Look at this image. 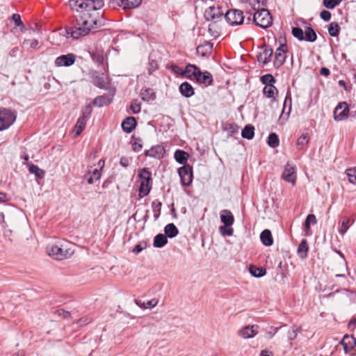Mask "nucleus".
I'll use <instances>...</instances> for the list:
<instances>
[{
	"mask_svg": "<svg viewBox=\"0 0 356 356\" xmlns=\"http://www.w3.org/2000/svg\"><path fill=\"white\" fill-rule=\"evenodd\" d=\"M104 5L103 0H71L70 6L78 15L76 17V25L66 29V34L78 39L87 35L92 29L102 26V15L98 10Z\"/></svg>",
	"mask_w": 356,
	"mask_h": 356,
	"instance_id": "f257e3e1",
	"label": "nucleus"
},
{
	"mask_svg": "<svg viewBox=\"0 0 356 356\" xmlns=\"http://www.w3.org/2000/svg\"><path fill=\"white\" fill-rule=\"evenodd\" d=\"M47 251L50 257L56 260L68 259L74 252L73 245L67 241H60L49 245Z\"/></svg>",
	"mask_w": 356,
	"mask_h": 356,
	"instance_id": "f03ea898",
	"label": "nucleus"
},
{
	"mask_svg": "<svg viewBox=\"0 0 356 356\" xmlns=\"http://www.w3.org/2000/svg\"><path fill=\"white\" fill-rule=\"evenodd\" d=\"M138 176L140 179L139 195L143 197L149 193L152 188V173L147 168H143L140 170Z\"/></svg>",
	"mask_w": 356,
	"mask_h": 356,
	"instance_id": "7ed1b4c3",
	"label": "nucleus"
},
{
	"mask_svg": "<svg viewBox=\"0 0 356 356\" xmlns=\"http://www.w3.org/2000/svg\"><path fill=\"white\" fill-rule=\"evenodd\" d=\"M291 33L293 37L300 41L306 40L309 42H314L317 39V35L311 26L307 27L305 32L301 28L293 27Z\"/></svg>",
	"mask_w": 356,
	"mask_h": 356,
	"instance_id": "20e7f679",
	"label": "nucleus"
},
{
	"mask_svg": "<svg viewBox=\"0 0 356 356\" xmlns=\"http://www.w3.org/2000/svg\"><path fill=\"white\" fill-rule=\"evenodd\" d=\"M16 120V113L8 108H0V131L9 128Z\"/></svg>",
	"mask_w": 356,
	"mask_h": 356,
	"instance_id": "39448f33",
	"label": "nucleus"
},
{
	"mask_svg": "<svg viewBox=\"0 0 356 356\" xmlns=\"http://www.w3.org/2000/svg\"><path fill=\"white\" fill-rule=\"evenodd\" d=\"M350 108L346 102H339L334 110L333 118L335 121L339 122L348 118Z\"/></svg>",
	"mask_w": 356,
	"mask_h": 356,
	"instance_id": "423d86ee",
	"label": "nucleus"
},
{
	"mask_svg": "<svg viewBox=\"0 0 356 356\" xmlns=\"http://www.w3.org/2000/svg\"><path fill=\"white\" fill-rule=\"evenodd\" d=\"M225 18L232 26L241 24L244 20L243 12L236 9L228 10L225 15Z\"/></svg>",
	"mask_w": 356,
	"mask_h": 356,
	"instance_id": "0eeeda50",
	"label": "nucleus"
},
{
	"mask_svg": "<svg viewBox=\"0 0 356 356\" xmlns=\"http://www.w3.org/2000/svg\"><path fill=\"white\" fill-rule=\"evenodd\" d=\"M288 51V47L286 43L280 44L277 48L275 54L274 66L276 68L282 66L286 60V54Z\"/></svg>",
	"mask_w": 356,
	"mask_h": 356,
	"instance_id": "6e6552de",
	"label": "nucleus"
},
{
	"mask_svg": "<svg viewBox=\"0 0 356 356\" xmlns=\"http://www.w3.org/2000/svg\"><path fill=\"white\" fill-rule=\"evenodd\" d=\"M178 173L183 186H189L193 181V170L189 165H186L178 170Z\"/></svg>",
	"mask_w": 356,
	"mask_h": 356,
	"instance_id": "1a4fd4ad",
	"label": "nucleus"
},
{
	"mask_svg": "<svg viewBox=\"0 0 356 356\" xmlns=\"http://www.w3.org/2000/svg\"><path fill=\"white\" fill-rule=\"evenodd\" d=\"M76 60V56L73 54H68L57 57L54 64L56 67H69L72 65Z\"/></svg>",
	"mask_w": 356,
	"mask_h": 356,
	"instance_id": "9d476101",
	"label": "nucleus"
},
{
	"mask_svg": "<svg viewBox=\"0 0 356 356\" xmlns=\"http://www.w3.org/2000/svg\"><path fill=\"white\" fill-rule=\"evenodd\" d=\"M282 177L286 181L291 183L293 186L296 182V168L289 163L285 165L282 172Z\"/></svg>",
	"mask_w": 356,
	"mask_h": 356,
	"instance_id": "9b49d317",
	"label": "nucleus"
},
{
	"mask_svg": "<svg viewBox=\"0 0 356 356\" xmlns=\"http://www.w3.org/2000/svg\"><path fill=\"white\" fill-rule=\"evenodd\" d=\"M267 10L261 8L254 13L253 21L255 24L264 29H267Z\"/></svg>",
	"mask_w": 356,
	"mask_h": 356,
	"instance_id": "f8f14e48",
	"label": "nucleus"
},
{
	"mask_svg": "<svg viewBox=\"0 0 356 356\" xmlns=\"http://www.w3.org/2000/svg\"><path fill=\"white\" fill-rule=\"evenodd\" d=\"M259 332V326L257 325H248L241 329L238 334L242 338L246 339L252 338Z\"/></svg>",
	"mask_w": 356,
	"mask_h": 356,
	"instance_id": "ddd939ff",
	"label": "nucleus"
},
{
	"mask_svg": "<svg viewBox=\"0 0 356 356\" xmlns=\"http://www.w3.org/2000/svg\"><path fill=\"white\" fill-rule=\"evenodd\" d=\"M92 82L95 86L102 89H108L110 86V79L104 74L95 76Z\"/></svg>",
	"mask_w": 356,
	"mask_h": 356,
	"instance_id": "4468645a",
	"label": "nucleus"
},
{
	"mask_svg": "<svg viewBox=\"0 0 356 356\" xmlns=\"http://www.w3.org/2000/svg\"><path fill=\"white\" fill-rule=\"evenodd\" d=\"M223 13L220 8L211 6L206 10L204 17L207 20H214L222 17Z\"/></svg>",
	"mask_w": 356,
	"mask_h": 356,
	"instance_id": "2eb2a0df",
	"label": "nucleus"
},
{
	"mask_svg": "<svg viewBox=\"0 0 356 356\" xmlns=\"http://www.w3.org/2000/svg\"><path fill=\"white\" fill-rule=\"evenodd\" d=\"M213 44L207 42L203 44L197 46L196 48V52L197 55H200L202 57H207L211 54Z\"/></svg>",
	"mask_w": 356,
	"mask_h": 356,
	"instance_id": "dca6fc26",
	"label": "nucleus"
},
{
	"mask_svg": "<svg viewBox=\"0 0 356 356\" xmlns=\"http://www.w3.org/2000/svg\"><path fill=\"white\" fill-rule=\"evenodd\" d=\"M165 154V149L161 145H156L152 147L149 150L146 151L145 155L147 156L161 159Z\"/></svg>",
	"mask_w": 356,
	"mask_h": 356,
	"instance_id": "f3484780",
	"label": "nucleus"
},
{
	"mask_svg": "<svg viewBox=\"0 0 356 356\" xmlns=\"http://www.w3.org/2000/svg\"><path fill=\"white\" fill-rule=\"evenodd\" d=\"M220 218L221 222L225 226H231L234 222V218L232 212L227 209H223L220 211Z\"/></svg>",
	"mask_w": 356,
	"mask_h": 356,
	"instance_id": "a211bd4d",
	"label": "nucleus"
},
{
	"mask_svg": "<svg viewBox=\"0 0 356 356\" xmlns=\"http://www.w3.org/2000/svg\"><path fill=\"white\" fill-rule=\"evenodd\" d=\"M101 175V170L95 168L92 170H88L84 177L85 179H87L88 184H92L100 179Z\"/></svg>",
	"mask_w": 356,
	"mask_h": 356,
	"instance_id": "6ab92c4d",
	"label": "nucleus"
},
{
	"mask_svg": "<svg viewBox=\"0 0 356 356\" xmlns=\"http://www.w3.org/2000/svg\"><path fill=\"white\" fill-rule=\"evenodd\" d=\"M136 126V121L134 117L127 118L122 123V129L126 133H131Z\"/></svg>",
	"mask_w": 356,
	"mask_h": 356,
	"instance_id": "aec40b11",
	"label": "nucleus"
},
{
	"mask_svg": "<svg viewBox=\"0 0 356 356\" xmlns=\"http://www.w3.org/2000/svg\"><path fill=\"white\" fill-rule=\"evenodd\" d=\"M257 58L259 63L265 65L267 63V48L266 44H263L257 47Z\"/></svg>",
	"mask_w": 356,
	"mask_h": 356,
	"instance_id": "412c9836",
	"label": "nucleus"
},
{
	"mask_svg": "<svg viewBox=\"0 0 356 356\" xmlns=\"http://www.w3.org/2000/svg\"><path fill=\"white\" fill-rule=\"evenodd\" d=\"M179 92L184 97L186 98L192 97L195 93L194 88L188 82H184L180 85Z\"/></svg>",
	"mask_w": 356,
	"mask_h": 356,
	"instance_id": "4be33fe9",
	"label": "nucleus"
},
{
	"mask_svg": "<svg viewBox=\"0 0 356 356\" xmlns=\"http://www.w3.org/2000/svg\"><path fill=\"white\" fill-rule=\"evenodd\" d=\"M309 250V246L307 241L303 238L298 247V254L302 259H305L307 257V252Z\"/></svg>",
	"mask_w": 356,
	"mask_h": 356,
	"instance_id": "5701e85b",
	"label": "nucleus"
},
{
	"mask_svg": "<svg viewBox=\"0 0 356 356\" xmlns=\"http://www.w3.org/2000/svg\"><path fill=\"white\" fill-rule=\"evenodd\" d=\"M341 344L346 351L348 348H353L356 346V338L353 336L345 335L342 339Z\"/></svg>",
	"mask_w": 356,
	"mask_h": 356,
	"instance_id": "b1692460",
	"label": "nucleus"
},
{
	"mask_svg": "<svg viewBox=\"0 0 356 356\" xmlns=\"http://www.w3.org/2000/svg\"><path fill=\"white\" fill-rule=\"evenodd\" d=\"M113 96V94L111 96H107V95L99 96L94 99L93 104L95 106H99V107L108 105L111 102Z\"/></svg>",
	"mask_w": 356,
	"mask_h": 356,
	"instance_id": "393cba45",
	"label": "nucleus"
},
{
	"mask_svg": "<svg viewBox=\"0 0 356 356\" xmlns=\"http://www.w3.org/2000/svg\"><path fill=\"white\" fill-rule=\"evenodd\" d=\"M213 83V76L208 72L205 71L202 73L200 78L198 80V83L204 84L205 86H210Z\"/></svg>",
	"mask_w": 356,
	"mask_h": 356,
	"instance_id": "a878e982",
	"label": "nucleus"
},
{
	"mask_svg": "<svg viewBox=\"0 0 356 356\" xmlns=\"http://www.w3.org/2000/svg\"><path fill=\"white\" fill-rule=\"evenodd\" d=\"M165 235L169 238L175 237L178 233V229L173 223L168 224L164 228Z\"/></svg>",
	"mask_w": 356,
	"mask_h": 356,
	"instance_id": "bb28decb",
	"label": "nucleus"
},
{
	"mask_svg": "<svg viewBox=\"0 0 356 356\" xmlns=\"http://www.w3.org/2000/svg\"><path fill=\"white\" fill-rule=\"evenodd\" d=\"M168 243L167 236L163 234H157L154 239V246L156 248H162Z\"/></svg>",
	"mask_w": 356,
	"mask_h": 356,
	"instance_id": "cd10ccee",
	"label": "nucleus"
},
{
	"mask_svg": "<svg viewBox=\"0 0 356 356\" xmlns=\"http://www.w3.org/2000/svg\"><path fill=\"white\" fill-rule=\"evenodd\" d=\"M188 157V154L183 150L178 149L175 152V159L176 161L180 164H184L186 163Z\"/></svg>",
	"mask_w": 356,
	"mask_h": 356,
	"instance_id": "c85d7f7f",
	"label": "nucleus"
},
{
	"mask_svg": "<svg viewBox=\"0 0 356 356\" xmlns=\"http://www.w3.org/2000/svg\"><path fill=\"white\" fill-rule=\"evenodd\" d=\"M141 98L143 101L149 102L154 100L156 95L152 88H146L141 92Z\"/></svg>",
	"mask_w": 356,
	"mask_h": 356,
	"instance_id": "c756f323",
	"label": "nucleus"
},
{
	"mask_svg": "<svg viewBox=\"0 0 356 356\" xmlns=\"http://www.w3.org/2000/svg\"><path fill=\"white\" fill-rule=\"evenodd\" d=\"M328 33L332 37H338L341 31V28L337 22H331L328 26Z\"/></svg>",
	"mask_w": 356,
	"mask_h": 356,
	"instance_id": "7c9ffc66",
	"label": "nucleus"
},
{
	"mask_svg": "<svg viewBox=\"0 0 356 356\" xmlns=\"http://www.w3.org/2000/svg\"><path fill=\"white\" fill-rule=\"evenodd\" d=\"M87 120L88 119L85 118V117L81 116L78 119L74 127V132L76 136H79L82 132L86 127Z\"/></svg>",
	"mask_w": 356,
	"mask_h": 356,
	"instance_id": "2f4dec72",
	"label": "nucleus"
},
{
	"mask_svg": "<svg viewBox=\"0 0 356 356\" xmlns=\"http://www.w3.org/2000/svg\"><path fill=\"white\" fill-rule=\"evenodd\" d=\"M249 272L255 277H261L266 274V268H258L255 266L251 265L249 268Z\"/></svg>",
	"mask_w": 356,
	"mask_h": 356,
	"instance_id": "473e14b6",
	"label": "nucleus"
},
{
	"mask_svg": "<svg viewBox=\"0 0 356 356\" xmlns=\"http://www.w3.org/2000/svg\"><path fill=\"white\" fill-rule=\"evenodd\" d=\"M135 302L138 307H140V308H144V309L154 308L158 304V300L154 298L150 300H148L145 302H141L138 300H135Z\"/></svg>",
	"mask_w": 356,
	"mask_h": 356,
	"instance_id": "72a5a7b5",
	"label": "nucleus"
},
{
	"mask_svg": "<svg viewBox=\"0 0 356 356\" xmlns=\"http://www.w3.org/2000/svg\"><path fill=\"white\" fill-rule=\"evenodd\" d=\"M254 127L250 125H246L242 130L241 136L243 138L250 140L254 137Z\"/></svg>",
	"mask_w": 356,
	"mask_h": 356,
	"instance_id": "f704fd0d",
	"label": "nucleus"
},
{
	"mask_svg": "<svg viewBox=\"0 0 356 356\" xmlns=\"http://www.w3.org/2000/svg\"><path fill=\"white\" fill-rule=\"evenodd\" d=\"M280 145V139L275 133H271L268 135V146L275 148Z\"/></svg>",
	"mask_w": 356,
	"mask_h": 356,
	"instance_id": "c9c22d12",
	"label": "nucleus"
},
{
	"mask_svg": "<svg viewBox=\"0 0 356 356\" xmlns=\"http://www.w3.org/2000/svg\"><path fill=\"white\" fill-rule=\"evenodd\" d=\"M29 172L32 174H35L38 178H43L44 176V172L43 170L38 168L37 165L34 164L29 165Z\"/></svg>",
	"mask_w": 356,
	"mask_h": 356,
	"instance_id": "e433bc0d",
	"label": "nucleus"
},
{
	"mask_svg": "<svg viewBox=\"0 0 356 356\" xmlns=\"http://www.w3.org/2000/svg\"><path fill=\"white\" fill-rule=\"evenodd\" d=\"M342 0H323V5L327 9H334Z\"/></svg>",
	"mask_w": 356,
	"mask_h": 356,
	"instance_id": "4c0bfd02",
	"label": "nucleus"
},
{
	"mask_svg": "<svg viewBox=\"0 0 356 356\" xmlns=\"http://www.w3.org/2000/svg\"><path fill=\"white\" fill-rule=\"evenodd\" d=\"M316 218L314 214H309L305 221V227L306 229H309L311 224H316Z\"/></svg>",
	"mask_w": 356,
	"mask_h": 356,
	"instance_id": "58836bf2",
	"label": "nucleus"
},
{
	"mask_svg": "<svg viewBox=\"0 0 356 356\" xmlns=\"http://www.w3.org/2000/svg\"><path fill=\"white\" fill-rule=\"evenodd\" d=\"M196 65L188 64L186 66V68L184 70H183V72H181V75L184 76L185 77L192 79V72H193V70L195 69Z\"/></svg>",
	"mask_w": 356,
	"mask_h": 356,
	"instance_id": "ea45409f",
	"label": "nucleus"
},
{
	"mask_svg": "<svg viewBox=\"0 0 356 356\" xmlns=\"http://www.w3.org/2000/svg\"><path fill=\"white\" fill-rule=\"evenodd\" d=\"M346 175L350 183L356 184V169L350 168L346 170Z\"/></svg>",
	"mask_w": 356,
	"mask_h": 356,
	"instance_id": "a19ab883",
	"label": "nucleus"
},
{
	"mask_svg": "<svg viewBox=\"0 0 356 356\" xmlns=\"http://www.w3.org/2000/svg\"><path fill=\"white\" fill-rule=\"evenodd\" d=\"M230 226H220L219 228L220 232L223 236H232L233 234L234 230Z\"/></svg>",
	"mask_w": 356,
	"mask_h": 356,
	"instance_id": "79ce46f5",
	"label": "nucleus"
},
{
	"mask_svg": "<svg viewBox=\"0 0 356 356\" xmlns=\"http://www.w3.org/2000/svg\"><path fill=\"white\" fill-rule=\"evenodd\" d=\"M349 221H350V219L348 218H343V221L341 222V226L340 229H339V232L341 235H344L346 234V232L348 231V224Z\"/></svg>",
	"mask_w": 356,
	"mask_h": 356,
	"instance_id": "37998d69",
	"label": "nucleus"
},
{
	"mask_svg": "<svg viewBox=\"0 0 356 356\" xmlns=\"http://www.w3.org/2000/svg\"><path fill=\"white\" fill-rule=\"evenodd\" d=\"M309 142V138L306 134H302L297 140V145L300 147V148H302L305 146Z\"/></svg>",
	"mask_w": 356,
	"mask_h": 356,
	"instance_id": "c03bdc74",
	"label": "nucleus"
},
{
	"mask_svg": "<svg viewBox=\"0 0 356 356\" xmlns=\"http://www.w3.org/2000/svg\"><path fill=\"white\" fill-rule=\"evenodd\" d=\"M130 108L134 113H138L140 112L141 109L140 104L137 100H134L131 102Z\"/></svg>",
	"mask_w": 356,
	"mask_h": 356,
	"instance_id": "a18cd8bd",
	"label": "nucleus"
},
{
	"mask_svg": "<svg viewBox=\"0 0 356 356\" xmlns=\"http://www.w3.org/2000/svg\"><path fill=\"white\" fill-rule=\"evenodd\" d=\"M300 332V328L298 327H293L291 330L288 331V339L290 341L294 340L298 335V333Z\"/></svg>",
	"mask_w": 356,
	"mask_h": 356,
	"instance_id": "49530a36",
	"label": "nucleus"
},
{
	"mask_svg": "<svg viewBox=\"0 0 356 356\" xmlns=\"http://www.w3.org/2000/svg\"><path fill=\"white\" fill-rule=\"evenodd\" d=\"M38 44V41L35 39L25 40L24 41V45L30 48H35Z\"/></svg>",
	"mask_w": 356,
	"mask_h": 356,
	"instance_id": "de8ad7c7",
	"label": "nucleus"
},
{
	"mask_svg": "<svg viewBox=\"0 0 356 356\" xmlns=\"http://www.w3.org/2000/svg\"><path fill=\"white\" fill-rule=\"evenodd\" d=\"M158 67L157 62L154 60H151L148 64V74L151 75Z\"/></svg>",
	"mask_w": 356,
	"mask_h": 356,
	"instance_id": "09e8293b",
	"label": "nucleus"
},
{
	"mask_svg": "<svg viewBox=\"0 0 356 356\" xmlns=\"http://www.w3.org/2000/svg\"><path fill=\"white\" fill-rule=\"evenodd\" d=\"M202 72L200 69L195 66V69L193 70V72H192V79L191 80H195L198 83V80L200 78L202 75Z\"/></svg>",
	"mask_w": 356,
	"mask_h": 356,
	"instance_id": "8fccbe9b",
	"label": "nucleus"
},
{
	"mask_svg": "<svg viewBox=\"0 0 356 356\" xmlns=\"http://www.w3.org/2000/svg\"><path fill=\"white\" fill-rule=\"evenodd\" d=\"M92 108L90 104L86 105L82 110V115L81 117H85V118H88L92 113Z\"/></svg>",
	"mask_w": 356,
	"mask_h": 356,
	"instance_id": "3c124183",
	"label": "nucleus"
},
{
	"mask_svg": "<svg viewBox=\"0 0 356 356\" xmlns=\"http://www.w3.org/2000/svg\"><path fill=\"white\" fill-rule=\"evenodd\" d=\"M286 268H284V269H278L277 275L275 279L280 282H282L284 280V277H286Z\"/></svg>",
	"mask_w": 356,
	"mask_h": 356,
	"instance_id": "603ef678",
	"label": "nucleus"
},
{
	"mask_svg": "<svg viewBox=\"0 0 356 356\" xmlns=\"http://www.w3.org/2000/svg\"><path fill=\"white\" fill-rule=\"evenodd\" d=\"M320 17L325 22H328L331 19V13L328 10H323L321 12Z\"/></svg>",
	"mask_w": 356,
	"mask_h": 356,
	"instance_id": "864d4df0",
	"label": "nucleus"
},
{
	"mask_svg": "<svg viewBox=\"0 0 356 356\" xmlns=\"http://www.w3.org/2000/svg\"><path fill=\"white\" fill-rule=\"evenodd\" d=\"M265 0H252L251 4L254 10H259L261 6H263Z\"/></svg>",
	"mask_w": 356,
	"mask_h": 356,
	"instance_id": "5fc2aeb1",
	"label": "nucleus"
},
{
	"mask_svg": "<svg viewBox=\"0 0 356 356\" xmlns=\"http://www.w3.org/2000/svg\"><path fill=\"white\" fill-rule=\"evenodd\" d=\"M277 89L274 86L268 87V98H273L275 99V96L277 95Z\"/></svg>",
	"mask_w": 356,
	"mask_h": 356,
	"instance_id": "6e6d98bb",
	"label": "nucleus"
},
{
	"mask_svg": "<svg viewBox=\"0 0 356 356\" xmlns=\"http://www.w3.org/2000/svg\"><path fill=\"white\" fill-rule=\"evenodd\" d=\"M12 19L15 22L16 26H24L23 22L21 20V17L18 14H13L12 15Z\"/></svg>",
	"mask_w": 356,
	"mask_h": 356,
	"instance_id": "4d7b16f0",
	"label": "nucleus"
},
{
	"mask_svg": "<svg viewBox=\"0 0 356 356\" xmlns=\"http://www.w3.org/2000/svg\"><path fill=\"white\" fill-rule=\"evenodd\" d=\"M91 321V318L87 316L82 317L77 321L79 326H83L88 324Z\"/></svg>",
	"mask_w": 356,
	"mask_h": 356,
	"instance_id": "13d9d810",
	"label": "nucleus"
},
{
	"mask_svg": "<svg viewBox=\"0 0 356 356\" xmlns=\"http://www.w3.org/2000/svg\"><path fill=\"white\" fill-rule=\"evenodd\" d=\"M132 147H133V149L135 151V152H139L142 149V147H143V145L142 144L140 143V140H136L133 144H132Z\"/></svg>",
	"mask_w": 356,
	"mask_h": 356,
	"instance_id": "bf43d9fd",
	"label": "nucleus"
},
{
	"mask_svg": "<svg viewBox=\"0 0 356 356\" xmlns=\"http://www.w3.org/2000/svg\"><path fill=\"white\" fill-rule=\"evenodd\" d=\"M260 238L263 244L267 246V229H264L260 235Z\"/></svg>",
	"mask_w": 356,
	"mask_h": 356,
	"instance_id": "052dcab7",
	"label": "nucleus"
},
{
	"mask_svg": "<svg viewBox=\"0 0 356 356\" xmlns=\"http://www.w3.org/2000/svg\"><path fill=\"white\" fill-rule=\"evenodd\" d=\"M261 81L265 84V87L263 89V92L264 94H266L268 92L267 90V74L263 75L260 77Z\"/></svg>",
	"mask_w": 356,
	"mask_h": 356,
	"instance_id": "680f3d73",
	"label": "nucleus"
},
{
	"mask_svg": "<svg viewBox=\"0 0 356 356\" xmlns=\"http://www.w3.org/2000/svg\"><path fill=\"white\" fill-rule=\"evenodd\" d=\"M120 163L122 166L126 168L129 164V161L127 157H122L120 161Z\"/></svg>",
	"mask_w": 356,
	"mask_h": 356,
	"instance_id": "e2e57ef3",
	"label": "nucleus"
},
{
	"mask_svg": "<svg viewBox=\"0 0 356 356\" xmlns=\"http://www.w3.org/2000/svg\"><path fill=\"white\" fill-rule=\"evenodd\" d=\"M330 74V71L327 67H322L320 70V74L324 76H328Z\"/></svg>",
	"mask_w": 356,
	"mask_h": 356,
	"instance_id": "0e129e2a",
	"label": "nucleus"
},
{
	"mask_svg": "<svg viewBox=\"0 0 356 356\" xmlns=\"http://www.w3.org/2000/svg\"><path fill=\"white\" fill-rule=\"evenodd\" d=\"M229 127L232 134L238 132V127L236 124H229Z\"/></svg>",
	"mask_w": 356,
	"mask_h": 356,
	"instance_id": "69168bd1",
	"label": "nucleus"
},
{
	"mask_svg": "<svg viewBox=\"0 0 356 356\" xmlns=\"http://www.w3.org/2000/svg\"><path fill=\"white\" fill-rule=\"evenodd\" d=\"M143 249V247L140 244H137L134 248L132 250V252L135 254L140 253Z\"/></svg>",
	"mask_w": 356,
	"mask_h": 356,
	"instance_id": "338daca9",
	"label": "nucleus"
},
{
	"mask_svg": "<svg viewBox=\"0 0 356 356\" xmlns=\"http://www.w3.org/2000/svg\"><path fill=\"white\" fill-rule=\"evenodd\" d=\"M348 327L350 329H355L356 327V319L352 318L348 323Z\"/></svg>",
	"mask_w": 356,
	"mask_h": 356,
	"instance_id": "774afa93",
	"label": "nucleus"
}]
</instances>
